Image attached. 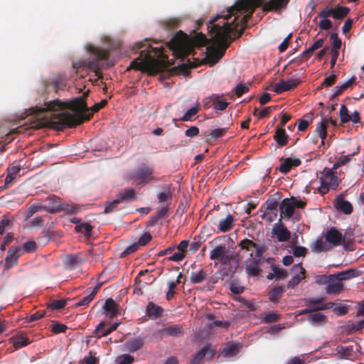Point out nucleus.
<instances>
[{"label":"nucleus","instance_id":"4","mask_svg":"<svg viewBox=\"0 0 364 364\" xmlns=\"http://www.w3.org/2000/svg\"><path fill=\"white\" fill-rule=\"evenodd\" d=\"M208 42L209 40L202 33L189 38L186 33L180 31L171 39L169 47L176 58L183 59L185 57L193 53L195 47H203Z\"/></svg>","mask_w":364,"mask_h":364},{"label":"nucleus","instance_id":"29","mask_svg":"<svg viewBox=\"0 0 364 364\" xmlns=\"http://www.w3.org/2000/svg\"><path fill=\"white\" fill-rule=\"evenodd\" d=\"M20 171V166H13L8 168L7 175L4 181V187L8 188L12 184L13 181L16 178Z\"/></svg>","mask_w":364,"mask_h":364},{"label":"nucleus","instance_id":"36","mask_svg":"<svg viewBox=\"0 0 364 364\" xmlns=\"http://www.w3.org/2000/svg\"><path fill=\"white\" fill-rule=\"evenodd\" d=\"M355 79L351 78L348 81L343 82L341 85L336 86L333 90V95L331 99L335 98L341 95L345 90H346L353 83H354Z\"/></svg>","mask_w":364,"mask_h":364},{"label":"nucleus","instance_id":"51","mask_svg":"<svg viewBox=\"0 0 364 364\" xmlns=\"http://www.w3.org/2000/svg\"><path fill=\"white\" fill-rule=\"evenodd\" d=\"M84 294L85 296L76 303V306H87L95 298V296L90 292H86L85 291Z\"/></svg>","mask_w":364,"mask_h":364},{"label":"nucleus","instance_id":"25","mask_svg":"<svg viewBox=\"0 0 364 364\" xmlns=\"http://www.w3.org/2000/svg\"><path fill=\"white\" fill-rule=\"evenodd\" d=\"M336 353L340 355L341 359H350L354 355L353 346H343L338 345L335 348Z\"/></svg>","mask_w":364,"mask_h":364},{"label":"nucleus","instance_id":"8","mask_svg":"<svg viewBox=\"0 0 364 364\" xmlns=\"http://www.w3.org/2000/svg\"><path fill=\"white\" fill-rule=\"evenodd\" d=\"M45 203L46 204L42 208L50 213H55L61 211H71L68 204L63 203L61 199L54 195L48 196L46 199Z\"/></svg>","mask_w":364,"mask_h":364},{"label":"nucleus","instance_id":"61","mask_svg":"<svg viewBox=\"0 0 364 364\" xmlns=\"http://www.w3.org/2000/svg\"><path fill=\"white\" fill-rule=\"evenodd\" d=\"M227 129V128L215 129L210 132V136L212 139H218L226 134Z\"/></svg>","mask_w":364,"mask_h":364},{"label":"nucleus","instance_id":"26","mask_svg":"<svg viewBox=\"0 0 364 364\" xmlns=\"http://www.w3.org/2000/svg\"><path fill=\"white\" fill-rule=\"evenodd\" d=\"M234 217L228 214L225 219L220 220L218 230L220 232H226L230 231L234 226Z\"/></svg>","mask_w":364,"mask_h":364},{"label":"nucleus","instance_id":"15","mask_svg":"<svg viewBox=\"0 0 364 364\" xmlns=\"http://www.w3.org/2000/svg\"><path fill=\"white\" fill-rule=\"evenodd\" d=\"M325 237L326 240L334 246H338L344 241L342 234L336 228H331Z\"/></svg>","mask_w":364,"mask_h":364},{"label":"nucleus","instance_id":"50","mask_svg":"<svg viewBox=\"0 0 364 364\" xmlns=\"http://www.w3.org/2000/svg\"><path fill=\"white\" fill-rule=\"evenodd\" d=\"M280 318V315L276 312H269L262 317V321L265 323H271L277 321Z\"/></svg>","mask_w":364,"mask_h":364},{"label":"nucleus","instance_id":"30","mask_svg":"<svg viewBox=\"0 0 364 364\" xmlns=\"http://www.w3.org/2000/svg\"><path fill=\"white\" fill-rule=\"evenodd\" d=\"M343 289V284L336 279H333L326 287V292L328 294H337Z\"/></svg>","mask_w":364,"mask_h":364},{"label":"nucleus","instance_id":"31","mask_svg":"<svg viewBox=\"0 0 364 364\" xmlns=\"http://www.w3.org/2000/svg\"><path fill=\"white\" fill-rule=\"evenodd\" d=\"M208 355L209 358L213 356V352L208 346H204L198 352L191 360V364H199L200 362Z\"/></svg>","mask_w":364,"mask_h":364},{"label":"nucleus","instance_id":"27","mask_svg":"<svg viewBox=\"0 0 364 364\" xmlns=\"http://www.w3.org/2000/svg\"><path fill=\"white\" fill-rule=\"evenodd\" d=\"M144 346V340L141 338H134L127 341L124 343L126 349L130 353H134L141 349Z\"/></svg>","mask_w":364,"mask_h":364},{"label":"nucleus","instance_id":"62","mask_svg":"<svg viewBox=\"0 0 364 364\" xmlns=\"http://www.w3.org/2000/svg\"><path fill=\"white\" fill-rule=\"evenodd\" d=\"M249 90V86L243 83H239L235 88V93L237 97H240Z\"/></svg>","mask_w":364,"mask_h":364},{"label":"nucleus","instance_id":"11","mask_svg":"<svg viewBox=\"0 0 364 364\" xmlns=\"http://www.w3.org/2000/svg\"><path fill=\"white\" fill-rule=\"evenodd\" d=\"M65 76L58 74L54 76L52 79L48 80L46 82L47 88L51 87L55 92L60 90H63L66 87Z\"/></svg>","mask_w":364,"mask_h":364},{"label":"nucleus","instance_id":"55","mask_svg":"<svg viewBox=\"0 0 364 364\" xmlns=\"http://www.w3.org/2000/svg\"><path fill=\"white\" fill-rule=\"evenodd\" d=\"M30 343L29 340L26 337L20 336L15 339L14 342V347L15 349H18L22 347L26 346Z\"/></svg>","mask_w":364,"mask_h":364},{"label":"nucleus","instance_id":"59","mask_svg":"<svg viewBox=\"0 0 364 364\" xmlns=\"http://www.w3.org/2000/svg\"><path fill=\"white\" fill-rule=\"evenodd\" d=\"M326 318L324 314L321 313H315L310 314L308 317V321L311 323H317L323 321Z\"/></svg>","mask_w":364,"mask_h":364},{"label":"nucleus","instance_id":"49","mask_svg":"<svg viewBox=\"0 0 364 364\" xmlns=\"http://www.w3.org/2000/svg\"><path fill=\"white\" fill-rule=\"evenodd\" d=\"M238 246L240 247L242 250L250 251L252 248L257 247V244L252 240L245 238L240 242Z\"/></svg>","mask_w":364,"mask_h":364},{"label":"nucleus","instance_id":"40","mask_svg":"<svg viewBox=\"0 0 364 364\" xmlns=\"http://www.w3.org/2000/svg\"><path fill=\"white\" fill-rule=\"evenodd\" d=\"M180 21L176 18H168L161 21V24L165 28L171 29L178 27Z\"/></svg>","mask_w":364,"mask_h":364},{"label":"nucleus","instance_id":"21","mask_svg":"<svg viewBox=\"0 0 364 364\" xmlns=\"http://www.w3.org/2000/svg\"><path fill=\"white\" fill-rule=\"evenodd\" d=\"M84 259L80 254L77 255H68L63 259V263L67 269H73L77 266L83 263Z\"/></svg>","mask_w":364,"mask_h":364},{"label":"nucleus","instance_id":"28","mask_svg":"<svg viewBox=\"0 0 364 364\" xmlns=\"http://www.w3.org/2000/svg\"><path fill=\"white\" fill-rule=\"evenodd\" d=\"M274 139L277 141L279 147H282L288 144L289 135L282 127L277 128L274 136Z\"/></svg>","mask_w":364,"mask_h":364},{"label":"nucleus","instance_id":"7","mask_svg":"<svg viewBox=\"0 0 364 364\" xmlns=\"http://www.w3.org/2000/svg\"><path fill=\"white\" fill-rule=\"evenodd\" d=\"M153 173V167L143 163L134 171L132 178L138 185L144 186L154 180Z\"/></svg>","mask_w":364,"mask_h":364},{"label":"nucleus","instance_id":"24","mask_svg":"<svg viewBox=\"0 0 364 364\" xmlns=\"http://www.w3.org/2000/svg\"><path fill=\"white\" fill-rule=\"evenodd\" d=\"M161 332L168 336L173 337H181L184 334L183 328L180 324H174L164 328Z\"/></svg>","mask_w":364,"mask_h":364},{"label":"nucleus","instance_id":"9","mask_svg":"<svg viewBox=\"0 0 364 364\" xmlns=\"http://www.w3.org/2000/svg\"><path fill=\"white\" fill-rule=\"evenodd\" d=\"M300 82V80L296 78H289L287 80H280L274 85L273 91L277 94H280L294 89Z\"/></svg>","mask_w":364,"mask_h":364},{"label":"nucleus","instance_id":"43","mask_svg":"<svg viewBox=\"0 0 364 364\" xmlns=\"http://www.w3.org/2000/svg\"><path fill=\"white\" fill-rule=\"evenodd\" d=\"M330 38L333 41L331 53L339 52L342 43L341 40L338 38V34L332 33L330 36Z\"/></svg>","mask_w":364,"mask_h":364},{"label":"nucleus","instance_id":"37","mask_svg":"<svg viewBox=\"0 0 364 364\" xmlns=\"http://www.w3.org/2000/svg\"><path fill=\"white\" fill-rule=\"evenodd\" d=\"M136 192L133 188H125L123 193L118 195V199L121 203L133 200L135 199Z\"/></svg>","mask_w":364,"mask_h":364},{"label":"nucleus","instance_id":"13","mask_svg":"<svg viewBox=\"0 0 364 364\" xmlns=\"http://www.w3.org/2000/svg\"><path fill=\"white\" fill-rule=\"evenodd\" d=\"M120 324L119 322H115L112 323L109 328H106L107 323L105 321L100 322L97 326L96 327L95 330V336L97 338H101L103 336H106L109 334H110L112 332L114 331L119 325Z\"/></svg>","mask_w":364,"mask_h":364},{"label":"nucleus","instance_id":"57","mask_svg":"<svg viewBox=\"0 0 364 364\" xmlns=\"http://www.w3.org/2000/svg\"><path fill=\"white\" fill-rule=\"evenodd\" d=\"M327 186H328L332 190H336L341 181L338 177L336 175L330 177L328 180L323 181Z\"/></svg>","mask_w":364,"mask_h":364},{"label":"nucleus","instance_id":"23","mask_svg":"<svg viewBox=\"0 0 364 364\" xmlns=\"http://www.w3.org/2000/svg\"><path fill=\"white\" fill-rule=\"evenodd\" d=\"M289 0H269L263 4V10L265 11H277L285 8Z\"/></svg>","mask_w":364,"mask_h":364},{"label":"nucleus","instance_id":"42","mask_svg":"<svg viewBox=\"0 0 364 364\" xmlns=\"http://www.w3.org/2000/svg\"><path fill=\"white\" fill-rule=\"evenodd\" d=\"M258 261L254 259V261L246 267V272L249 276L256 277L259 274V269L258 267Z\"/></svg>","mask_w":364,"mask_h":364},{"label":"nucleus","instance_id":"10","mask_svg":"<svg viewBox=\"0 0 364 364\" xmlns=\"http://www.w3.org/2000/svg\"><path fill=\"white\" fill-rule=\"evenodd\" d=\"M323 301V298L317 299H312L309 301V306L304 310L301 311V314H306L312 313L314 311H321V310H326L331 309L334 305V303L333 302H328L325 304H322L318 306V304H321V302Z\"/></svg>","mask_w":364,"mask_h":364},{"label":"nucleus","instance_id":"5","mask_svg":"<svg viewBox=\"0 0 364 364\" xmlns=\"http://www.w3.org/2000/svg\"><path fill=\"white\" fill-rule=\"evenodd\" d=\"M87 51L91 54V58L86 63V67L100 77V71L105 65V60L109 57V51L94 46H89Z\"/></svg>","mask_w":364,"mask_h":364},{"label":"nucleus","instance_id":"46","mask_svg":"<svg viewBox=\"0 0 364 364\" xmlns=\"http://www.w3.org/2000/svg\"><path fill=\"white\" fill-rule=\"evenodd\" d=\"M335 278V275L330 274V275H317L315 277L316 283L320 285L322 284H328L330 283L333 279Z\"/></svg>","mask_w":364,"mask_h":364},{"label":"nucleus","instance_id":"38","mask_svg":"<svg viewBox=\"0 0 364 364\" xmlns=\"http://www.w3.org/2000/svg\"><path fill=\"white\" fill-rule=\"evenodd\" d=\"M350 9L346 6H337L333 8V18L341 20L344 18L349 13Z\"/></svg>","mask_w":364,"mask_h":364},{"label":"nucleus","instance_id":"19","mask_svg":"<svg viewBox=\"0 0 364 364\" xmlns=\"http://www.w3.org/2000/svg\"><path fill=\"white\" fill-rule=\"evenodd\" d=\"M282 160H284V161L280 164L278 169L281 173L284 174L289 173L293 167L299 166L301 163V160L298 158H282L281 161Z\"/></svg>","mask_w":364,"mask_h":364},{"label":"nucleus","instance_id":"45","mask_svg":"<svg viewBox=\"0 0 364 364\" xmlns=\"http://www.w3.org/2000/svg\"><path fill=\"white\" fill-rule=\"evenodd\" d=\"M340 118L342 124L347 123L351 119V116L349 114L348 109L345 105H342L341 106Z\"/></svg>","mask_w":364,"mask_h":364},{"label":"nucleus","instance_id":"16","mask_svg":"<svg viewBox=\"0 0 364 364\" xmlns=\"http://www.w3.org/2000/svg\"><path fill=\"white\" fill-rule=\"evenodd\" d=\"M103 309L105 310V314L109 318H113L120 314L119 305L117 304L112 298L106 299Z\"/></svg>","mask_w":364,"mask_h":364},{"label":"nucleus","instance_id":"39","mask_svg":"<svg viewBox=\"0 0 364 364\" xmlns=\"http://www.w3.org/2000/svg\"><path fill=\"white\" fill-rule=\"evenodd\" d=\"M334 275H335L334 279H336L339 280L340 282H341L342 280L351 279V278L355 277L357 275V274H356V270L350 269H348V270H346L343 272H338V274H334Z\"/></svg>","mask_w":364,"mask_h":364},{"label":"nucleus","instance_id":"53","mask_svg":"<svg viewBox=\"0 0 364 364\" xmlns=\"http://www.w3.org/2000/svg\"><path fill=\"white\" fill-rule=\"evenodd\" d=\"M327 250L326 245L324 243L322 238L316 240L314 245L313 252L319 253Z\"/></svg>","mask_w":364,"mask_h":364},{"label":"nucleus","instance_id":"2","mask_svg":"<svg viewBox=\"0 0 364 364\" xmlns=\"http://www.w3.org/2000/svg\"><path fill=\"white\" fill-rule=\"evenodd\" d=\"M258 0H238L225 12L218 14L209 21L208 28L213 34V45L207 47L209 57H213L216 63L224 54L215 46H221L225 43L230 33L240 31L241 35L246 27V23L251 18L255 9L259 6Z\"/></svg>","mask_w":364,"mask_h":364},{"label":"nucleus","instance_id":"41","mask_svg":"<svg viewBox=\"0 0 364 364\" xmlns=\"http://www.w3.org/2000/svg\"><path fill=\"white\" fill-rule=\"evenodd\" d=\"M327 126L325 122H319L316 128L315 129V132L318 135V136L322 139L321 144H324L323 140L326 139L327 133H326Z\"/></svg>","mask_w":364,"mask_h":364},{"label":"nucleus","instance_id":"52","mask_svg":"<svg viewBox=\"0 0 364 364\" xmlns=\"http://www.w3.org/2000/svg\"><path fill=\"white\" fill-rule=\"evenodd\" d=\"M198 107H193L183 114L180 120L183 122L190 121L198 113Z\"/></svg>","mask_w":364,"mask_h":364},{"label":"nucleus","instance_id":"54","mask_svg":"<svg viewBox=\"0 0 364 364\" xmlns=\"http://www.w3.org/2000/svg\"><path fill=\"white\" fill-rule=\"evenodd\" d=\"M121 203L120 200L118 198L113 201L108 203L105 208L104 213H110L118 209V205Z\"/></svg>","mask_w":364,"mask_h":364},{"label":"nucleus","instance_id":"1","mask_svg":"<svg viewBox=\"0 0 364 364\" xmlns=\"http://www.w3.org/2000/svg\"><path fill=\"white\" fill-rule=\"evenodd\" d=\"M88 92L89 90H87L81 97L70 102H62L59 100H54L45 102L43 106L31 107L28 115L32 116L31 119L37 120L33 127L41 128L53 125L58 129L65 127L73 128L82 123L84 120H89L94 112H98L107 104V101L102 100L95 104L90 108L92 112L82 116L83 113L89 110L85 102Z\"/></svg>","mask_w":364,"mask_h":364},{"label":"nucleus","instance_id":"35","mask_svg":"<svg viewBox=\"0 0 364 364\" xmlns=\"http://www.w3.org/2000/svg\"><path fill=\"white\" fill-rule=\"evenodd\" d=\"M284 291L285 289L282 287L279 286L274 287L268 293L269 299L274 303L278 302Z\"/></svg>","mask_w":364,"mask_h":364},{"label":"nucleus","instance_id":"3","mask_svg":"<svg viewBox=\"0 0 364 364\" xmlns=\"http://www.w3.org/2000/svg\"><path fill=\"white\" fill-rule=\"evenodd\" d=\"M136 46L137 50L144 46L145 48L140 50L139 56L131 62L127 70L133 69L150 75H156L168 68V63L164 59L165 56L162 48H153L151 45L146 46L141 42L137 43Z\"/></svg>","mask_w":364,"mask_h":364},{"label":"nucleus","instance_id":"22","mask_svg":"<svg viewBox=\"0 0 364 364\" xmlns=\"http://www.w3.org/2000/svg\"><path fill=\"white\" fill-rule=\"evenodd\" d=\"M223 95H219L217 94H213L210 97H207V100L209 102H212L213 107L215 110L223 111L225 110L229 105V102L222 100L223 98Z\"/></svg>","mask_w":364,"mask_h":364},{"label":"nucleus","instance_id":"34","mask_svg":"<svg viewBox=\"0 0 364 364\" xmlns=\"http://www.w3.org/2000/svg\"><path fill=\"white\" fill-rule=\"evenodd\" d=\"M146 312L149 317L157 318L161 316L163 309L153 302H149L146 306Z\"/></svg>","mask_w":364,"mask_h":364},{"label":"nucleus","instance_id":"17","mask_svg":"<svg viewBox=\"0 0 364 364\" xmlns=\"http://www.w3.org/2000/svg\"><path fill=\"white\" fill-rule=\"evenodd\" d=\"M280 216L283 218H291L294 213L295 208L291 200L288 198L284 199L279 205Z\"/></svg>","mask_w":364,"mask_h":364},{"label":"nucleus","instance_id":"44","mask_svg":"<svg viewBox=\"0 0 364 364\" xmlns=\"http://www.w3.org/2000/svg\"><path fill=\"white\" fill-rule=\"evenodd\" d=\"M75 230L85 236H90L92 230V226L88 223H81L75 226Z\"/></svg>","mask_w":364,"mask_h":364},{"label":"nucleus","instance_id":"58","mask_svg":"<svg viewBox=\"0 0 364 364\" xmlns=\"http://www.w3.org/2000/svg\"><path fill=\"white\" fill-rule=\"evenodd\" d=\"M159 203L169 202L172 200V194L169 190L161 192L157 195Z\"/></svg>","mask_w":364,"mask_h":364},{"label":"nucleus","instance_id":"20","mask_svg":"<svg viewBox=\"0 0 364 364\" xmlns=\"http://www.w3.org/2000/svg\"><path fill=\"white\" fill-rule=\"evenodd\" d=\"M294 270H299V273L294 276L287 283V289H294L298 285L300 282L305 278V269L301 266V264H297L294 266Z\"/></svg>","mask_w":364,"mask_h":364},{"label":"nucleus","instance_id":"18","mask_svg":"<svg viewBox=\"0 0 364 364\" xmlns=\"http://www.w3.org/2000/svg\"><path fill=\"white\" fill-rule=\"evenodd\" d=\"M272 234L277 237L279 242L288 241L291 237V232L283 225L279 224H274L272 228Z\"/></svg>","mask_w":364,"mask_h":364},{"label":"nucleus","instance_id":"63","mask_svg":"<svg viewBox=\"0 0 364 364\" xmlns=\"http://www.w3.org/2000/svg\"><path fill=\"white\" fill-rule=\"evenodd\" d=\"M151 239H152L151 235L149 232H144L139 237L136 244H139V246H145L151 240Z\"/></svg>","mask_w":364,"mask_h":364},{"label":"nucleus","instance_id":"12","mask_svg":"<svg viewBox=\"0 0 364 364\" xmlns=\"http://www.w3.org/2000/svg\"><path fill=\"white\" fill-rule=\"evenodd\" d=\"M21 250L20 247H11L7 252L6 257L5 258L4 269H9L17 264L19 255L18 252Z\"/></svg>","mask_w":364,"mask_h":364},{"label":"nucleus","instance_id":"48","mask_svg":"<svg viewBox=\"0 0 364 364\" xmlns=\"http://www.w3.org/2000/svg\"><path fill=\"white\" fill-rule=\"evenodd\" d=\"M66 305V301L63 299L60 300H50L48 304V308L51 309L60 310L63 309Z\"/></svg>","mask_w":364,"mask_h":364},{"label":"nucleus","instance_id":"56","mask_svg":"<svg viewBox=\"0 0 364 364\" xmlns=\"http://www.w3.org/2000/svg\"><path fill=\"white\" fill-rule=\"evenodd\" d=\"M68 327L66 325L58 322L53 321V324L51 325V331L55 334L65 333Z\"/></svg>","mask_w":364,"mask_h":364},{"label":"nucleus","instance_id":"14","mask_svg":"<svg viewBox=\"0 0 364 364\" xmlns=\"http://www.w3.org/2000/svg\"><path fill=\"white\" fill-rule=\"evenodd\" d=\"M334 207L336 210L346 215L353 212V208L351 203L343 199V195L338 196L334 200Z\"/></svg>","mask_w":364,"mask_h":364},{"label":"nucleus","instance_id":"60","mask_svg":"<svg viewBox=\"0 0 364 364\" xmlns=\"http://www.w3.org/2000/svg\"><path fill=\"white\" fill-rule=\"evenodd\" d=\"M272 271L274 272V277L277 279H286L288 276V272L283 269L278 267H273Z\"/></svg>","mask_w":364,"mask_h":364},{"label":"nucleus","instance_id":"33","mask_svg":"<svg viewBox=\"0 0 364 364\" xmlns=\"http://www.w3.org/2000/svg\"><path fill=\"white\" fill-rule=\"evenodd\" d=\"M241 346L239 343H228L222 350V355L226 358L235 356L240 352Z\"/></svg>","mask_w":364,"mask_h":364},{"label":"nucleus","instance_id":"64","mask_svg":"<svg viewBox=\"0 0 364 364\" xmlns=\"http://www.w3.org/2000/svg\"><path fill=\"white\" fill-rule=\"evenodd\" d=\"M308 250L302 246H295L293 247V255L294 257H305L307 254Z\"/></svg>","mask_w":364,"mask_h":364},{"label":"nucleus","instance_id":"47","mask_svg":"<svg viewBox=\"0 0 364 364\" xmlns=\"http://www.w3.org/2000/svg\"><path fill=\"white\" fill-rule=\"evenodd\" d=\"M196 65L191 62L190 60H188L187 63H183L180 65L178 67L175 69L178 70V73H181L184 75H187L189 74V70L191 68H195Z\"/></svg>","mask_w":364,"mask_h":364},{"label":"nucleus","instance_id":"6","mask_svg":"<svg viewBox=\"0 0 364 364\" xmlns=\"http://www.w3.org/2000/svg\"><path fill=\"white\" fill-rule=\"evenodd\" d=\"M234 255L230 253L225 245H215L210 252V259L217 260L222 265H228L233 260Z\"/></svg>","mask_w":364,"mask_h":364},{"label":"nucleus","instance_id":"32","mask_svg":"<svg viewBox=\"0 0 364 364\" xmlns=\"http://www.w3.org/2000/svg\"><path fill=\"white\" fill-rule=\"evenodd\" d=\"M208 273L201 269L199 271L192 272L190 274V282L192 284H200L208 278Z\"/></svg>","mask_w":364,"mask_h":364}]
</instances>
